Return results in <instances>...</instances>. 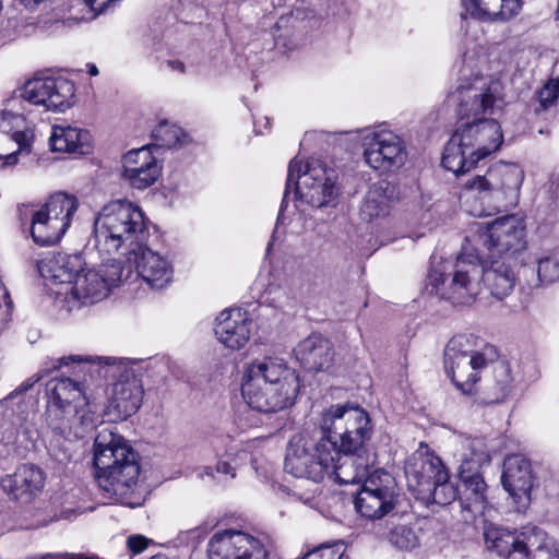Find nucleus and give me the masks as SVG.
I'll list each match as a JSON object with an SVG mask.
<instances>
[{
  "instance_id": "obj_1",
  "label": "nucleus",
  "mask_w": 559,
  "mask_h": 559,
  "mask_svg": "<svg viewBox=\"0 0 559 559\" xmlns=\"http://www.w3.org/2000/svg\"><path fill=\"white\" fill-rule=\"evenodd\" d=\"M150 237L142 210L128 201L105 205L94 222V247L99 255L131 260Z\"/></svg>"
},
{
  "instance_id": "obj_2",
  "label": "nucleus",
  "mask_w": 559,
  "mask_h": 559,
  "mask_svg": "<svg viewBox=\"0 0 559 559\" xmlns=\"http://www.w3.org/2000/svg\"><path fill=\"white\" fill-rule=\"evenodd\" d=\"M95 477L108 493L123 496L138 481L140 466L136 454L127 441L103 429L94 442Z\"/></svg>"
},
{
  "instance_id": "obj_3",
  "label": "nucleus",
  "mask_w": 559,
  "mask_h": 559,
  "mask_svg": "<svg viewBox=\"0 0 559 559\" xmlns=\"http://www.w3.org/2000/svg\"><path fill=\"white\" fill-rule=\"evenodd\" d=\"M436 259L432 257L427 276L432 292L453 305H472L481 290L479 249H472L468 245L463 246L454 263L437 262Z\"/></svg>"
},
{
  "instance_id": "obj_4",
  "label": "nucleus",
  "mask_w": 559,
  "mask_h": 559,
  "mask_svg": "<svg viewBox=\"0 0 559 559\" xmlns=\"http://www.w3.org/2000/svg\"><path fill=\"white\" fill-rule=\"evenodd\" d=\"M524 170L514 163H496L484 175L468 179L463 188L477 195L481 210L474 215H491L506 212L519 204L520 190L524 181Z\"/></svg>"
},
{
  "instance_id": "obj_5",
  "label": "nucleus",
  "mask_w": 559,
  "mask_h": 559,
  "mask_svg": "<svg viewBox=\"0 0 559 559\" xmlns=\"http://www.w3.org/2000/svg\"><path fill=\"white\" fill-rule=\"evenodd\" d=\"M524 170L514 163H496L484 175L468 179L463 188L477 195L481 210L474 215H491L506 212L519 204L520 190L524 181Z\"/></svg>"
},
{
  "instance_id": "obj_6",
  "label": "nucleus",
  "mask_w": 559,
  "mask_h": 559,
  "mask_svg": "<svg viewBox=\"0 0 559 559\" xmlns=\"http://www.w3.org/2000/svg\"><path fill=\"white\" fill-rule=\"evenodd\" d=\"M337 456L334 441L325 439L321 431L317 436L297 433L289 440L285 469L296 477L318 483L333 466V457Z\"/></svg>"
},
{
  "instance_id": "obj_7",
  "label": "nucleus",
  "mask_w": 559,
  "mask_h": 559,
  "mask_svg": "<svg viewBox=\"0 0 559 559\" xmlns=\"http://www.w3.org/2000/svg\"><path fill=\"white\" fill-rule=\"evenodd\" d=\"M290 189L294 190L296 201L314 207L328 205L334 200L337 191L333 178L321 160L311 158L301 173V162L297 157L293 158L288 165L286 188L278 216L287 206ZM277 218L280 219V217Z\"/></svg>"
},
{
  "instance_id": "obj_8",
  "label": "nucleus",
  "mask_w": 559,
  "mask_h": 559,
  "mask_svg": "<svg viewBox=\"0 0 559 559\" xmlns=\"http://www.w3.org/2000/svg\"><path fill=\"white\" fill-rule=\"evenodd\" d=\"M320 431L325 439L334 441L340 453H357L370 438L368 413L350 404L331 405L322 413Z\"/></svg>"
},
{
  "instance_id": "obj_9",
  "label": "nucleus",
  "mask_w": 559,
  "mask_h": 559,
  "mask_svg": "<svg viewBox=\"0 0 559 559\" xmlns=\"http://www.w3.org/2000/svg\"><path fill=\"white\" fill-rule=\"evenodd\" d=\"M75 362L74 374L83 377L82 381L71 378H56L49 381L48 389L53 405L67 413L73 411L70 418L69 430L74 437L83 438L84 435L93 430L99 421V415L96 406L93 405L85 392L88 372H79V361L68 360V364Z\"/></svg>"
},
{
  "instance_id": "obj_10",
  "label": "nucleus",
  "mask_w": 559,
  "mask_h": 559,
  "mask_svg": "<svg viewBox=\"0 0 559 559\" xmlns=\"http://www.w3.org/2000/svg\"><path fill=\"white\" fill-rule=\"evenodd\" d=\"M455 456L460 462L457 474L468 500L465 508L473 512H481L486 501L487 485L479 471L483 465L490 462L488 449L483 439L459 438Z\"/></svg>"
},
{
  "instance_id": "obj_11",
  "label": "nucleus",
  "mask_w": 559,
  "mask_h": 559,
  "mask_svg": "<svg viewBox=\"0 0 559 559\" xmlns=\"http://www.w3.org/2000/svg\"><path fill=\"white\" fill-rule=\"evenodd\" d=\"M466 241L474 242L480 254L512 260L525 248V226L515 215L502 216L487 226L477 224L475 235Z\"/></svg>"
},
{
  "instance_id": "obj_12",
  "label": "nucleus",
  "mask_w": 559,
  "mask_h": 559,
  "mask_svg": "<svg viewBox=\"0 0 559 559\" xmlns=\"http://www.w3.org/2000/svg\"><path fill=\"white\" fill-rule=\"evenodd\" d=\"M76 210V199L62 192L52 194L40 207L29 209L34 241L40 246L57 243L70 227Z\"/></svg>"
},
{
  "instance_id": "obj_13",
  "label": "nucleus",
  "mask_w": 559,
  "mask_h": 559,
  "mask_svg": "<svg viewBox=\"0 0 559 559\" xmlns=\"http://www.w3.org/2000/svg\"><path fill=\"white\" fill-rule=\"evenodd\" d=\"M400 502L395 478L384 469H374L366 477L355 498L357 512L370 520L391 514Z\"/></svg>"
},
{
  "instance_id": "obj_14",
  "label": "nucleus",
  "mask_w": 559,
  "mask_h": 559,
  "mask_svg": "<svg viewBox=\"0 0 559 559\" xmlns=\"http://www.w3.org/2000/svg\"><path fill=\"white\" fill-rule=\"evenodd\" d=\"M103 257L102 264L96 269L82 270L75 276L71 288V296L81 306L93 305L105 299L110 289L123 282L122 261L120 259Z\"/></svg>"
},
{
  "instance_id": "obj_15",
  "label": "nucleus",
  "mask_w": 559,
  "mask_h": 559,
  "mask_svg": "<svg viewBox=\"0 0 559 559\" xmlns=\"http://www.w3.org/2000/svg\"><path fill=\"white\" fill-rule=\"evenodd\" d=\"M206 551L209 559H269V550L261 538L238 530L215 532Z\"/></svg>"
},
{
  "instance_id": "obj_16",
  "label": "nucleus",
  "mask_w": 559,
  "mask_h": 559,
  "mask_svg": "<svg viewBox=\"0 0 559 559\" xmlns=\"http://www.w3.org/2000/svg\"><path fill=\"white\" fill-rule=\"evenodd\" d=\"M123 269V282H133L142 278L152 288L163 289L173 281V265L170 261L142 245V248L132 253L130 259H120Z\"/></svg>"
},
{
  "instance_id": "obj_17",
  "label": "nucleus",
  "mask_w": 559,
  "mask_h": 559,
  "mask_svg": "<svg viewBox=\"0 0 559 559\" xmlns=\"http://www.w3.org/2000/svg\"><path fill=\"white\" fill-rule=\"evenodd\" d=\"M23 97L48 110L64 111L73 105L75 85L64 78H36L25 83Z\"/></svg>"
},
{
  "instance_id": "obj_18",
  "label": "nucleus",
  "mask_w": 559,
  "mask_h": 559,
  "mask_svg": "<svg viewBox=\"0 0 559 559\" xmlns=\"http://www.w3.org/2000/svg\"><path fill=\"white\" fill-rule=\"evenodd\" d=\"M404 471L407 488L415 495L416 499L421 493H427L435 480L444 479L447 472L441 459L430 452L428 447L423 443L406 460Z\"/></svg>"
},
{
  "instance_id": "obj_19",
  "label": "nucleus",
  "mask_w": 559,
  "mask_h": 559,
  "mask_svg": "<svg viewBox=\"0 0 559 559\" xmlns=\"http://www.w3.org/2000/svg\"><path fill=\"white\" fill-rule=\"evenodd\" d=\"M160 148L157 143L150 142L123 156V178L131 187L143 190L155 183L160 173L157 157Z\"/></svg>"
},
{
  "instance_id": "obj_20",
  "label": "nucleus",
  "mask_w": 559,
  "mask_h": 559,
  "mask_svg": "<svg viewBox=\"0 0 559 559\" xmlns=\"http://www.w3.org/2000/svg\"><path fill=\"white\" fill-rule=\"evenodd\" d=\"M241 393L251 409L270 414L292 406L298 390L242 379Z\"/></svg>"
},
{
  "instance_id": "obj_21",
  "label": "nucleus",
  "mask_w": 559,
  "mask_h": 559,
  "mask_svg": "<svg viewBox=\"0 0 559 559\" xmlns=\"http://www.w3.org/2000/svg\"><path fill=\"white\" fill-rule=\"evenodd\" d=\"M242 379L299 390L298 374L280 357L265 356L253 360L245 368Z\"/></svg>"
},
{
  "instance_id": "obj_22",
  "label": "nucleus",
  "mask_w": 559,
  "mask_h": 559,
  "mask_svg": "<svg viewBox=\"0 0 559 559\" xmlns=\"http://www.w3.org/2000/svg\"><path fill=\"white\" fill-rule=\"evenodd\" d=\"M461 7L462 20L504 23L520 14L523 0H461Z\"/></svg>"
},
{
  "instance_id": "obj_23",
  "label": "nucleus",
  "mask_w": 559,
  "mask_h": 559,
  "mask_svg": "<svg viewBox=\"0 0 559 559\" xmlns=\"http://www.w3.org/2000/svg\"><path fill=\"white\" fill-rule=\"evenodd\" d=\"M45 473L36 465L24 464L1 479V487L15 501L29 503L45 487Z\"/></svg>"
},
{
  "instance_id": "obj_24",
  "label": "nucleus",
  "mask_w": 559,
  "mask_h": 559,
  "mask_svg": "<svg viewBox=\"0 0 559 559\" xmlns=\"http://www.w3.org/2000/svg\"><path fill=\"white\" fill-rule=\"evenodd\" d=\"M484 349L479 356H471L461 361L444 362L447 374L463 394L474 393L481 370L487 368L498 356L495 347H485Z\"/></svg>"
},
{
  "instance_id": "obj_25",
  "label": "nucleus",
  "mask_w": 559,
  "mask_h": 559,
  "mask_svg": "<svg viewBox=\"0 0 559 559\" xmlns=\"http://www.w3.org/2000/svg\"><path fill=\"white\" fill-rule=\"evenodd\" d=\"M252 320L248 312L235 308L226 309L216 318L215 335L229 349L245 347L251 335Z\"/></svg>"
},
{
  "instance_id": "obj_26",
  "label": "nucleus",
  "mask_w": 559,
  "mask_h": 559,
  "mask_svg": "<svg viewBox=\"0 0 559 559\" xmlns=\"http://www.w3.org/2000/svg\"><path fill=\"white\" fill-rule=\"evenodd\" d=\"M457 127L450 140H503L500 123L492 118L471 117L467 103H461L457 108Z\"/></svg>"
},
{
  "instance_id": "obj_27",
  "label": "nucleus",
  "mask_w": 559,
  "mask_h": 559,
  "mask_svg": "<svg viewBox=\"0 0 559 559\" xmlns=\"http://www.w3.org/2000/svg\"><path fill=\"white\" fill-rule=\"evenodd\" d=\"M511 260L480 254V281L497 299L507 297L515 285V276L511 270Z\"/></svg>"
},
{
  "instance_id": "obj_28",
  "label": "nucleus",
  "mask_w": 559,
  "mask_h": 559,
  "mask_svg": "<svg viewBox=\"0 0 559 559\" xmlns=\"http://www.w3.org/2000/svg\"><path fill=\"white\" fill-rule=\"evenodd\" d=\"M501 481L516 502L527 500L533 487L530 461L519 454L509 455L503 463Z\"/></svg>"
},
{
  "instance_id": "obj_29",
  "label": "nucleus",
  "mask_w": 559,
  "mask_h": 559,
  "mask_svg": "<svg viewBox=\"0 0 559 559\" xmlns=\"http://www.w3.org/2000/svg\"><path fill=\"white\" fill-rule=\"evenodd\" d=\"M295 353L302 368L311 372L329 370L333 365V345L319 334H311L301 341Z\"/></svg>"
},
{
  "instance_id": "obj_30",
  "label": "nucleus",
  "mask_w": 559,
  "mask_h": 559,
  "mask_svg": "<svg viewBox=\"0 0 559 559\" xmlns=\"http://www.w3.org/2000/svg\"><path fill=\"white\" fill-rule=\"evenodd\" d=\"M493 148H475L471 142H447L442 155V166L455 175L464 174L476 166V164L490 155L500 147V144Z\"/></svg>"
},
{
  "instance_id": "obj_31",
  "label": "nucleus",
  "mask_w": 559,
  "mask_h": 559,
  "mask_svg": "<svg viewBox=\"0 0 559 559\" xmlns=\"http://www.w3.org/2000/svg\"><path fill=\"white\" fill-rule=\"evenodd\" d=\"M143 388L136 378L119 380L114 384L108 414L115 419H127L141 406Z\"/></svg>"
},
{
  "instance_id": "obj_32",
  "label": "nucleus",
  "mask_w": 559,
  "mask_h": 559,
  "mask_svg": "<svg viewBox=\"0 0 559 559\" xmlns=\"http://www.w3.org/2000/svg\"><path fill=\"white\" fill-rule=\"evenodd\" d=\"M37 269L44 278L55 283H73L75 276L83 270V260L80 254L58 252L37 263Z\"/></svg>"
},
{
  "instance_id": "obj_33",
  "label": "nucleus",
  "mask_w": 559,
  "mask_h": 559,
  "mask_svg": "<svg viewBox=\"0 0 559 559\" xmlns=\"http://www.w3.org/2000/svg\"><path fill=\"white\" fill-rule=\"evenodd\" d=\"M525 531L518 535L515 532L489 524L485 527L484 537L488 549L495 550L507 559H525Z\"/></svg>"
},
{
  "instance_id": "obj_34",
  "label": "nucleus",
  "mask_w": 559,
  "mask_h": 559,
  "mask_svg": "<svg viewBox=\"0 0 559 559\" xmlns=\"http://www.w3.org/2000/svg\"><path fill=\"white\" fill-rule=\"evenodd\" d=\"M402 143L403 142H369L364 153L366 163L371 168L381 170L400 167L406 158Z\"/></svg>"
},
{
  "instance_id": "obj_35",
  "label": "nucleus",
  "mask_w": 559,
  "mask_h": 559,
  "mask_svg": "<svg viewBox=\"0 0 559 559\" xmlns=\"http://www.w3.org/2000/svg\"><path fill=\"white\" fill-rule=\"evenodd\" d=\"M355 453H340V456L333 457V466L325 475L333 476L338 484H359L369 477V466L365 464L364 459L354 456Z\"/></svg>"
},
{
  "instance_id": "obj_36",
  "label": "nucleus",
  "mask_w": 559,
  "mask_h": 559,
  "mask_svg": "<svg viewBox=\"0 0 559 559\" xmlns=\"http://www.w3.org/2000/svg\"><path fill=\"white\" fill-rule=\"evenodd\" d=\"M68 360L79 361V372H88V377L94 379L95 377H109V370L117 364L115 358L108 357H92V356H64L51 360V367H46V372L51 369H59L62 366H68ZM121 365V361H118ZM112 377L115 373L111 374Z\"/></svg>"
},
{
  "instance_id": "obj_37",
  "label": "nucleus",
  "mask_w": 559,
  "mask_h": 559,
  "mask_svg": "<svg viewBox=\"0 0 559 559\" xmlns=\"http://www.w3.org/2000/svg\"><path fill=\"white\" fill-rule=\"evenodd\" d=\"M312 17H314L313 10L308 8L304 9L300 7H295L287 15H281L275 25L272 27V35L275 46L287 50L293 49L294 41L292 39L293 32L290 29L296 27V22Z\"/></svg>"
},
{
  "instance_id": "obj_38",
  "label": "nucleus",
  "mask_w": 559,
  "mask_h": 559,
  "mask_svg": "<svg viewBox=\"0 0 559 559\" xmlns=\"http://www.w3.org/2000/svg\"><path fill=\"white\" fill-rule=\"evenodd\" d=\"M485 347H493L474 334H457L453 336L444 348V362L461 361V359L479 356Z\"/></svg>"
},
{
  "instance_id": "obj_39",
  "label": "nucleus",
  "mask_w": 559,
  "mask_h": 559,
  "mask_svg": "<svg viewBox=\"0 0 559 559\" xmlns=\"http://www.w3.org/2000/svg\"><path fill=\"white\" fill-rule=\"evenodd\" d=\"M491 378L488 379L485 388L486 403H500L509 394L511 389L512 376L510 364L506 360L490 362Z\"/></svg>"
},
{
  "instance_id": "obj_40",
  "label": "nucleus",
  "mask_w": 559,
  "mask_h": 559,
  "mask_svg": "<svg viewBox=\"0 0 559 559\" xmlns=\"http://www.w3.org/2000/svg\"><path fill=\"white\" fill-rule=\"evenodd\" d=\"M336 135H355L352 140H402L399 135L394 134L388 122H382L374 128H361L355 131L344 132H330L324 130H310L306 131L304 140H330Z\"/></svg>"
},
{
  "instance_id": "obj_41",
  "label": "nucleus",
  "mask_w": 559,
  "mask_h": 559,
  "mask_svg": "<svg viewBox=\"0 0 559 559\" xmlns=\"http://www.w3.org/2000/svg\"><path fill=\"white\" fill-rule=\"evenodd\" d=\"M525 559H559V548L546 533L537 527L527 528L524 534Z\"/></svg>"
},
{
  "instance_id": "obj_42",
  "label": "nucleus",
  "mask_w": 559,
  "mask_h": 559,
  "mask_svg": "<svg viewBox=\"0 0 559 559\" xmlns=\"http://www.w3.org/2000/svg\"><path fill=\"white\" fill-rule=\"evenodd\" d=\"M0 136H10V140H35L36 134L23 115L1 110Z\"/></svg>"
},
{
  "instance_id": "obj_43",
  "label": "nucleus",
  "mask_w": 559,
  "mask_h": 559,
  "mask_svg": "<svg viewBox=\"0 0 559 559\" xmlns=\"http://www.w3.org/2000/svg\"><path fill=\"white\" fill-rule=\"evenodd\" d=\"M389 210V198L382 185H373L367 192L360 209V215L366 221L385 216Z\"/></svg>"
},
{
  "instance_id": "obj_44",
  "label": "nucleus",
  "mask_w": 559,
  "mask_h": 559,
  "mask_svg": "<svg viewBox=\"0 0 559 559\" xmlns=\"http://www.w3.org/2000/svg\"><path fill=\"white\" fill-rule=\"evenodd\" d=\"M427 493H421L417 499L425 504L437 503L447 506L454 501L457 496V489L449 481V473L445 472L444 479L435 480Z\"/></svg>"
},
{
  "instance_id": "obj_45",
  "label": "nucleus",
  "mask_w": 559,
  "mask_h": 559,
  "mask_svg": "<svg viewBox=\"0 0 559 559\" xmlns=\"http://www.w3.org/2000/svg\"><path fill=\"white\" fill-rule=\"evenodd\" d=\"M389 542L400 550H413L419 546V537L415 528L408 524L395 525L389 532Z\"/></svg>"
},
{
  "instance_id": "obj_46",
  "label": "nucleus",
  "mask_w": 559,
  "mask_h": 559,
  "mask_svg": "<svg viewBox=\"0 0 559 559\" xmlns=\"http://www.w3.org/2000/svg\"><path fill=\"white\" fill-rule=\"evenodd\" d=\"M346 546L342 540L322 544L306 552L301 559H348L345 556Z\"/></svg>"
},
{
  "instance_id": "obj_47",
  "label": "nucleus",
  "mask_w": 559,
  "mask_h": 559,
  "mask_svg": "<svg viewBox=\"0 0 559 559\" xmlns=\"http://www.w3.org/2000/svg\"><path fill=\"white\" fill-rule=\"evenodd\" d=\"M186 131L175 122L160 120L151 132V140H186Z\"/></svg>"
},
{
  "instance_id": "obj_48",
  "label": "nucleus",
  "mask_w": 559,
  "mask_h": 559,
  "mask_svg": "<svg viewBox=\"0 0 559 559\" xmlns=\"http://www.w3.org/2000/svg\"><path fill=\"white\" fill-rule=\"evenodd\" d=\"M50 153L69 156L87 155L92 152V142H46Z\"/></svg>"
},
{
  "instance_id": "obj_49",
  "label": "nucleus",
  "mask_w": 559,
  "mask_h": 559,
  "mask_svg": "<svg viewBox=\"0 0 559 559\" xmlns=\"http://www.w3.org/2000/svg\"><path fill=\"white\" fill-rule=\"evenodd\" d=\"M538 278L544 284H552L559 280V260L554 255H547L537 260Z\"/></svg>"
},
{
  "instance_id": "obj_50",
  "label": "nucleus",
  "mask_w": 559,
  "mask_h": 559,
  "mask_svg": "<svg viewBox=\"0 0 559 559\" xmlns=\"http://www.w3.org/2000/svg\"><path fill=\"white\" fill-rule=\"evenodd\" d=\"M4 142H0V165L13 166L17 163L19 156L31 153V142H14V148L4 147Z\"/></svg>"
},
{
  "instance_id": "obj_51",
  "label": "nucleus",
  "mask_w": 559,
  "mask_h": 559,
  "mask_svg": "<svg viewBox=\"0 0 559 559\" xmlns=\"http://www.w3.org/2000/svg\"><path fill=\"white\" fill-rule=\"evenodd\" d=\"M88 136L90 132L87 130L69 124H56L52 126L48 140H87Z\"/></svg>"
},
{
  "instance_id": "obj_52",
  "label": "nucleus",
  "mask_w": 559,
  "mask_h": 559,
  "mask_svg": "<svg viewBox=\"0 0 559 559\" xmlns=\"http://www.w3.org/2000/svg\"><path fill=\"white\" fill-rule=\"evenodd\" d=\"M496 104V96L488 87L481 94L476 95L473 100V106L476 105L475 109H467L471 112V117H483L488 110L492 109Z\"/></svg>"
},
{
  "instance_id": "obj_53",
  "label": "nucleus",
  "mask_w": 559,
  "mask_h": 559,
  "mask_svg": "<svg viewBox=\"0 0 559 559\" xmlns=\"http://www.w3.org/2000/svg\"><path fill=\"white\" fill-rule=\"evenodd\" d=\"M559 98V79H550L538 91V99L544 109L556 104Z\"/></svg>"
},
{
  "instance_id": "obj_54",
  "label": "nucleus",
  "mask_w": 559,
  "mask_h": 559,
  "mask_svg": "<svg viewBox=\"0 0 559 559\" xmlns=\"http://www.w3.org/2000/svg\"><path fill=\"white\" fill-rule=\"evenodd\" d=\"M214 471L219 475H224V476L229 475L231 478L235 477L234 467L230 465L229 462H226V461H219L216 464L215 468H213L211 466L205 467L204 474L207 475L209 477L215 478Z\"/></svg>"
},
{
  "instance_id": "obj_55",
  "label": "nucleus",
  "mask_w": 559,
  "mask_h": 559,
  "mask_svg": "<svg viewBox=\"0 0 559 559\" xmlns=\"http://www.w3.org/2000/svg\"><path fill=\"white\" fill-rule=\"evenodd\" d=\"M44 377L43 372L36 373L25 381H23L13 392H11L8 396V399H13L14 396L19 394H23L31 390L35 383H37L41 378Z\"/></svg>"
},
{
  "instance_id": "obj_56",
  "label": "nucleus",
  "mask_w": 559,
  "mask_h": 559,
  "mask_svg": "<svg viewBox=\"0 0 559 559\" xmlns=\"http://www.w3.org/2000/svg\"><path fill=\"white\" fill-rule=\"evenodd\" d=\"M148 540L141 535L130 536L127 540L129 550L136 555L142 552L147 547Z\"/></svg>"
},
{
  "instance_id": "obj_57",
  "label": "nucleus",
  "mask_w": 559,
  "mask_h": 559,
  "mask_svg": "<svg viewBox=\"0 0 559 559\" xmlns=\"http://www.w3.org/2000/svg\"><path fill=\"white\" fill-rule=\"evenodd\" d=\"M57 443H59V439H57L56 441H52V442L50 443V448H49V450H50V452L52 453V455H55V457H56L58 461H60V462H63V461H68V460H70L71 454L69 453V451H68V449H67V448L62 449V450H61V453H57V452H56V449H55V448L57 447Z\"/></svg>"
},
{
  "instance_id": "obj_58",
  "label": "nucleus",
  "mask_w": 559,
  "mask_h": 559,
  "mask_svg": "<svg viewBox=\"0 0 559 559\" xmlns=\"http://www.w3.org/2000/svg\"><path fill=\"white\" fill-rule=\"evenodd\" d=\"M26 10H35L45 0H17Z\"/></svg>"
},
{
  "instance_id": "obj_59",
  "label": "nucleus",
  "mask_w": 559,
  "mask_h": 559,
  "mask_svg": "<svg viewBox=\"0 0 559 559\" xmlns=\"http://www.w3.org/2000/svg\"><path fill=\"white\" fill-rule=\"evenodd\" d=\"M167 63L173 70H177L181 73L186 72V66L180 60H168Z\"/></svg>"
},
{
  "instance_id": "obj_60",
  "label": "nucleus",
  "mask_w": 559,
  "mask_h": 559,
  "mask_svg": "<svg viewBox=\"0 0 559 559\" xmlns=\"http://www.w3.org/2000/svg\"><path fill=\"white\" fill-rule=\"evenodd\" d=\"M298 499L306 506L313 508L314 507V496L312 493H307L305 496L299 495Z\"/></svg>"
},
{
  "instance_id": "obj_61",
  "label": "nucleus",
  "mask_w": 559,
  "mask_h": 559,
  "mask_svg": "<svg viewBox=\"0 0 559 559\" xmlns=\"http://www.w3.org/2000/svg\"><path fill=\"white\" fill-rule=\"evenodd\" d=\"M88 73L92 75V76H95L98 74V69L95 64H90V69H88Z\"/></svg>"
},
{
  "instance_id": "obj_62",
  "label": "nucleus",
  "mask_w": 559,
  "mask_h": 559,
  "mask_svg": "<svg viewBox=\"0 0 559 559\" xmlns=\"http://www.w3.org/2000/svg\"><path fill=\"white\" fill-rule=\"evenodd\" d=\"M556 19L559 21V0H558L557 10H556Z\"/></svg>"
},
{
  "instance_id": "obj_63",
  "label": "nucleus",
  "mask_w": 559,
  "mask_h": 559,
  "mask_svg": "<svg viewBox=\"0 0 559 559\" xmlns=\"http://www.w3.org/2000/svg\"><path fill=\"white\" fill-rule=\"evenodd\" d=\"M264 119H265V127H266V126H269V124H270V120H269V118H266V117H265Z\"/></svg>"
},
{
  "instance_id": "obj_64",
  "label": "nucleus",
  "mask_w": 559,
  "mask_h": 559,
  "mask_svg": "<svg viewBox=\"0 0 559 559\" xmlns=\"http://www.w3.org/2000/svg\"><path fill=\"white\" fill-rule=\"evenodd\" d=\"M255 134L259 135V134H262V132L260 130H257Z\"/></svg>"
}]
</instances>
